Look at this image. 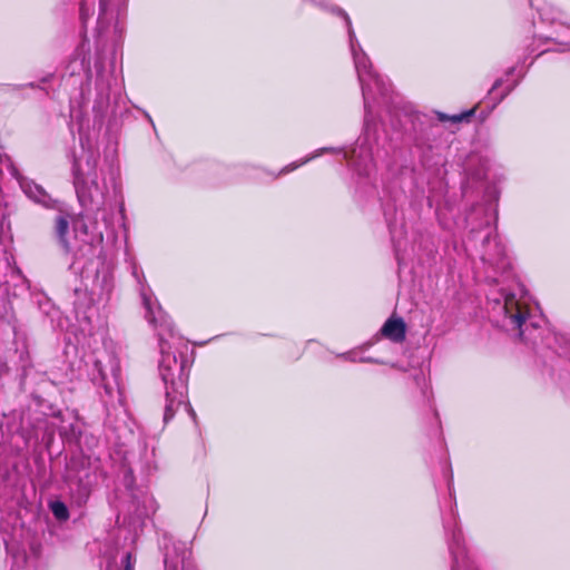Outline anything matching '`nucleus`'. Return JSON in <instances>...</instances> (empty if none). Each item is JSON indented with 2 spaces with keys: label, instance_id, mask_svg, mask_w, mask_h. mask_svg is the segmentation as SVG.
Listing matches in <instances>:
<instances>
[{
  "label": "nucleus",
  "instance_id": "nucleus-1",
  "mask_svg": "<svg viewBox=\"0 0 570 570\" xmlns=\"http://www.w3.org/2000/svg\"><path fill=\"white\" fill-rule=\"evenodd\" d=\"M336 12L340 16H342L345 20L350 39V48L353 56L358 81L362 88L365 111V137L357 139L355 147L352 148L351 150L321 148L316 150L314 154H312L309 157L304 158L302 161L293 163L292 165L285 167L282 170V173H289L326 151L342 153L344 159H346L348 165L353 167L360 175H368L373 168V150L367 137L370 135L372 127L375 126L373 110L374 104L382 102L389 105L390 102H393V98L391 96L392 90L387 81H385L383 77H381L373 70L372 63L367 55L364 52L362 46L358 43L356 39L355 32L352 27V21L348 14L342 9H336Z\"/></svg>",
  "mask_w": 570,
  "mask_h": 570
},
{
  "label": "nucleus",
  "instance_id": "nucleus-2",
  "mask_svg": "<svg viewBox=\"0 0 570 570\" xmlns=\"http://www.w3.org/2000/svg\"><path fill=\"white\" fill-rule=\"evenodd\" d=\"M484 252L481 256L483 264L492 271L487 279L494 284L488 294V312L492 323L508 332H518L524 338L528 328L529 317L528 298L523 289L515 284L511 272V262L507 255L505 247L498 240L497 236L487 235Z\"/></svg>",
  "mask_w": 570,
  "mask_h": 570
},
{
  "label": "nucleus",
  "instance_id": "nucleus-3",
  "mask_svg": "<svg viewBox=\"0 0 570 570\" xmlns=\"http://www.w3.org/2000/svg\"><path fill=\"white\" fill-rule=\"evenodd\" d=\"M134 276L139 283L140 276L137 267H134ZM140 297L145 307V317L150 325L157 330L160 348L159 375L164 383V423H168L175 415L176 411L186 403L187 400V381L189 376L188 361L186 357H177L170 353L171 345L165 335L174 338V328L168 315L154 297L150 288L140 284Z\"/></svg>",
  "mask_w": 570,
  "mask_h": 570
},
{
  "label": "nucleus",
  "instance_id": "nucleus-4",
  "mask_svg": "<svg viewBox=\"0 0 570 570\" xmlns=\"http://www.w3.org/2000/svg\"><path fill=\"white\" fill-rule=\"evenodd\" d=\"M81 151L73 155L71 174L72 184L79 204L83 209L98 214L105 210L109 185L104 169H98L97 163L99 151L90 141L80 132Z\"/></svg>",
  "mask_w": 570,
  "mask_h": 570
},
{
  "label": "nucleus",
  "instance_id": "nucleus-5",
  "mask_svg": "<svg viewBox=\"0 0 570 570\" xmlns=\"http://www.w3.org/2000/svg\"><path fill=\"white\" fill-rule=\"evenodd\" d=\"M98 464L89 458H72L67 465L66 482L77 497L79 504L89 498L92 485L97 481Z\"/></svg>",
  "mask_w": 570,
  "mask_h": 570
},
{
  "label": "nucleus",
  "instance_id": "nucleus-6",
  "mask_svg": "<svg viewBox=\"0 0 570 570\" xmlns=\"http://www.w3.org/2000/svg\"><path fill=\"white\" fill-rule=\"evenodd\" d=\"M159 544L164 554V570H196L190 560V551L184 542L176 541L170 534L164 533Z\"/></svg>",
  "mask_w": 570,
  "mask_h": 570
},
{
  "label": "nucleus",
  "instance_id": "nucleus-7",
  "mask_svg": "<svg viewBox=\"0 0 570 570\" xmlns=\"http://www.w3.org/2000/svg\"><path fill=\"white\" fill-rule=\"evenodd\" d=\"M127 0H100V11L97 21L98 37H104L110 28L115 38H120L122 23L119 18L126 8Z\"/></svg>",
  "mask_w": 570,
  "mask_h": 570
},
{
  "label": "nucleus",
  "instance_id": "nucleus-8",
  "mask_svg": "<svg viewBox=\"0 0 570 570\" xmlns=\"http://www.w3.org/2000/svg\"><path fill=\"white\" fill-rule=\"evenodd\" d=\"M446 534H450L449 550L452 554V570H475L463 543L461 529L456 525V517L452 512L451 518L444 521Z\"/></svg>",
  "mask_w": 570,
  "mask_h": 570
},
{
  "label": "nucleus",
  "instance_id": "nucleus-9",
  "mask_svg": "<svg viewBox=\"0 0 570 570\" xmlns=\"http://www.w3.org/2000/svg\"><path fill=\"white\" fill-rule=\"evenodd\" d=\"M114 288V277L109 268L104 267L97 272L92 284V292L99 296V299H108Z\"/></svg>",
  "mask_w": 570,
  "mask_h": 570
},
{
  "label": "nucleus",
  "instance_id": "nucleus-10",
  "mask_svg": "<svg viewBox=\"0 0 570 570\" xmlns=\"http://www.w3.org/2000/svg\"><path fill=\"white\" fill-rule=\"evenodd\" d=\"M381 332L385 337L400 343L405 338V323L402 318H389Z\"/></svg>",
  "mask_w": 570,
  "mask_h": 570
},
{
  "label": "nucleus",
  "instance_id": "nucleus-11",
  "mask_svg": "<svg viewBox=\"0 0 570 570\" xmlns=\"http://www.w3.org/2000/svg\"><path fill=\"white\" fill-rule=\"evenodd\" d=\"M91 379L94 383L102 385L107 393H111V386L108 382V373L101 360H95Z\"/></svg>",
  "mask_w": 570,
  "mask_h": 570
},
{
  "label": "nucleus",
  "instance_id": "nucleus-12",
  "mask_svg": "<svg viewBox=\"0 0 570 570\" xmlns=\"http://www.w3.org/2000/svg\"><path fill=\"white\" fill-rule=\"evenodd\" d=\"M22 189H23L24 194L29 198L33 199L36 203H39V204H42V205H47L49 199H50V197L46 193V190L41 186H39V185L35 184V183H26V184H23L22 185Z\"/></svg>",
  "mask_w": 570,
  "mask_h": 570
},
{
  "label": "nucleus",
  "instance_id": "nucleus-13",
  "mask_svg": "<svg viewBox=\"0 0 570 570\" xmlns=\"http://www.w3.org/2000/svg\"><path fill=\"white\" fill-rule=\"evenodd\" d=\"M68 228H69V222L66 217L63 216H58L57 217V220H56V234L57 236L59 237L60 239V243L63 245V247L68 250V245H67V242L65 239V236L68 232Z\"/></svg>",
  "mask_w": 570,
  "mask_h": 570
},
{
  "label": "nucleus",
  "instance_id": "nucleus-14",
  "mask_svg": "<svg viewBox=\"0 0 570 570\" xmlns=\"http://www.w3.org/2000/svg\"><path fill=\"white\" fill-rule=\"evenodd\" d=\"M50 510L55 518L60 521H66L69 518L67 505L61 501H55L50 504Z\"/></svg>",
  "mask_w": 570,
  "mask_h": 570
},
{
  "label": "nucleus",
  "instance_id": "nucleus-15",
  "mask_svg": "<svg viewBox=\"0 0 570 570\" xmlns=\"http://www.w3.org/2000/svg\"><path fill=\"white\" fill-rule=\"evenodd\" d=\"M569 38L570 37L566 36L563 33L561 35V33L557 32L554 37H552V36L547 37V40L553 41L556 45H558L560 47L558 49L559 51H567L570 49Z\"/></svg>",
  "mask_w": 570,
  "mask_h": 570
},
{
  "label": "nucleus",
  "instance_id": "nucleus-16",
  "mask_svg": "<svg viewBox=\"0 0 570 570\" xmlns=\"http://www.w3.org/2000/svg\"><path fill=\"white\" fill-rule=\"evenodd\" d=\"M473 114H474V109H471L469 111L462 112L460 115H454L451 117H448L446 115L440 112L439 119L442 121L451 120L452 122H461L463 120H468Z\"/></svg>",
  "mask_w": 570,
  "mask_h": 570
},
{
  "label": "nucleus",
  "instance_id": "nucleus-17",
  "mask_svg": "<svg viewBox=\"0 0 570 570\" xmlns=\"http://www.w3.org/2000/svg\"><path fill=\"white\" fill-rule=\"evenodd\" d=\"M92 13L94 4L89 7L85 0L80 6V20L83 29H86L87 20L92 16Z\"/></svg>",
  "mask_w": 570,
  "mask_h": 570
},
{
  "label": "nucleus",
  "instance_id": "nucleus-18",
  "mask_svg": "<svg viewBox=\"0 0 570 570\" xmlns=\"http://www.w3.org/2000/svg\"><path fill=\"white\" fill-rule=\"evenodd\" d=\"M136 557L127 552L122 559L124 570H135Z\"/></svg>",
  "mask_w": 570,
  "mask_h": 570
},
{
  "label": "nucleus",
  "instance_id": "nucleus-19",
  "mask_svg": "<svg viewBox=\"0 0 570 570\" xmlns=\"http://www.w3.org/2000/svg\"><path fill=\"white\" fill-rule=\"evenodd\" d=\"M108 362H109L110 375L112 376L114 381L117 383L118 373H119V364L116 361V358H114L111 356H108Z\"/></svg>",
  "mask_w": 570,
  "mask_h": 570
},
{
  "label": "nucleus",
  "instance_id": "nucleus-20",
  "mask_svg": "<svg viewBox=\"0 0 570 570\" xmlns=\"http://www.w3.org/2000/svg\"><path fill=\"white\" fill-rule=\"evenodd\" d=\"M556 340L557 342L560 344V350L559 353L562 354V355H567L568 354V350H570V342L567 341V338L564 336H556Z\"/></svg>",
  "mask_w": 570,
  "mask_h": 570
},
{
  "label": "nucleus",
  "instance_id": "nucleus-21",
  "mask_svg": "<svg viewBox=\"0 0 570 570\" xmlns=\"http://www.w3.org/2000/svg\"><path fill=\"white\" fill-rule=\"evenodd\" d=\"M117 175H118L117 169L114 168L112 166H110L109 171H108V179H109L110 185L112 186L115 194L117 193V185H116Z\"/></svg>",
  "mask_w": 570,
  "mask_h": 570
},
{
  "label": "nucleus",
  "instance_id": "nucleus-22",
  "mask_svg": "<svg viewBox=\"0 0 570 570\" xmlns=\"http://www.w3.org/2000/svg\"><path fill=\"white\" fill-rule=\"evenodd\" d=\"M500 85H501V80H497V81L494 82V85L492 86L491 91L495 90L498 87H500Z\"/></svg>",
  "mask_w": 570,
  "mask_h": 570
},
{
  "label": "nucleus",
  "instance_id": "nucleus-23",
  "mask_svg": "<svg viewBox=\"0 0 570 570\" xmlns=\"http://www.w3.org/2000/svg\"><path fill=\"white\" fill-rule=\"evenodd\" d=\"M561 30L564 31L566 33L570 35V27H567V26H561Z\"/></svg>",
  "mask_w": 570,
  "mask_h": 570
},
{
  "label": "nucleus",
  "instance_id": "nucleus-24",
  "mask_svg": "<svg viewBox=\"0 0 570 570\" xmlns=\"http://www.w3.org/2000/svg\"><path fill=\"white\" fill-rule=\"evenodd\" d=\"M102 220L105 222V224L108 226L110 225V219L106 216V215H102Z\"/></svg>",
  "mask_w": 570,
  "mask_h": 570
},
{
  "label": "nucleus",
  "instance_id": "nucleus-25",
  "mask_svg": "<svg viewBox=\"0 0 570 570\" xmlns=\"http://www.w3.org/2000/svg\"><path fill=\"white\" fill-rule=\"evenodd\" d=\"M315 4H322V0H311Z\"/></svg>",
  "mask_w": 570,
  "mask_h": 570
},
{
  "label": "nucleus",
  "instance_id": "nucleus-26",
  "mask_svg": "<svg viewBox=\"0 0 570 570\" xmlns=\"http://www.w3.org/2000/svg\"><path fill=\"white\" fill-rule=\"evenodd\" d=\"M187 406H188V411L190 412V414H191L193 416H195V412L193 411V409H190L189 404H187Z\"/></svg>",
  "mask_w": 570,
  "mask_h": 570
},
{
  "label": "nucleus",
  "instance_id": "nucleus-27",
  "mask_svg": "<svg viewBox=\"0 0 570 570\" xmlns=\"http://www.w3.org/2000/svg\"><path fill=\"white\" fill-rule=\"evenodd\" d=\"M119 210H120V214L124 215V205L122 204H120Z\"/></svg>",
  "mask_w": 570,
  "mask_h": 570
}]
</instances>
